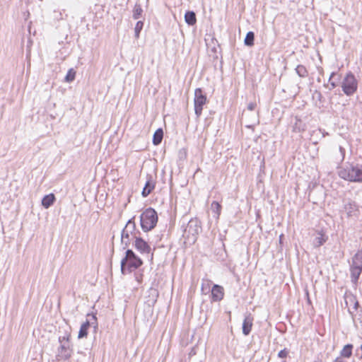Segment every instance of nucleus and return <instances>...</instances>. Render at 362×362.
<instances>
[{
	"instance_id": "nucleus-20",
	"label": "nucleus",
	"mask_w": 362,
	"mask_h": 362,
	"mask_svg": "<svg viewBox=\"0 0 362 362\" xmlns=\"http://www.w3.org/2000/svg\"><path fill=\"white\" fill-rule=\"evenodd\" d=\"M211 209L216 218L218 219L221 211V205L218 202L214 201L211 204Z\"/></svg>"
},
{
	"instance_id": "nucleus-3",
	"label": "nucleus",
	"mask_w": 362,
	"mask_h": 362,
	"mask_svg": "<svg viewBox=\"0 0 362 362\" xmlns=\"http://www.w3.org/2000/svg\"><path fill=\"white\" fill-rule=\"evenodd\" d=\"M339 176L350 182H362V165H347L341 168L338 172Z\"/></svg>"
},
{
	"instance_id": "nucleus-36",
	"label": "nucleus",
	"mask_w": 362,
	"mask_h": 362,
	"mask_svg": "<svg viewBox=\"0 0 362 362\" xmlns=\"http://www.w3.org/2000/svg\"><path fill=\"white\" fill-rule=\"evenodd\" d=\"M330 85H331L332 89L334 88L337 86V83L334 81L330 82Z\"/></svg>"
},
{
	"instance_id": "nucleus-10",
	"label": "nucleus",
	"mask_w": 362,
	"mask_h": 362,
	"mask_svg": "<svg viewBox=\"0 0 362 362\" xmlns=\"http://www.w3.org/2000/svg\"><path fill=\"white\" fill-rule=\"evenodd\" d=\"M137 236L123 228L121 233V243L123 248H127L133 240H136Z\"/></svg>"
},
{
	"instance_id": "nucleus-12",
	"label": "nucleus",
	"mask_w": 362,
	"mask_h": 362,
	"mask_svg": "<svg viewBox=\"0 0 362 362\" xmlns=\"http://www.w3.org/2000/svg\"><path fill=\"white\" fill-rule=\"evenodd\" d=\"M211 300L214 302L220 301L224 296L223 288L218 284H214L211 290Z\"/></svg>"
},
{
	"instance_id": "nucleus-22",
	"label": "nucleus",
	"mask_w": 362,
	"mask_h": 362,
	"mask_svg": "<svg viewBox=\"0 0 362 362\" xmlns=\"http://www.w3.org/2000/svg\"><path fill=\"white\" fill-rule=\"evenodd\" d=\"M254 40H255V34L253 32L250 31L247 33L244 42L245 45L249 47H251L254 45Z\"/></svg>"
},
{
	"instance_id": "nucleus-23",
	"label": "nucleus",
	"mask_w": 362,
	"mask_h": 362,
	"mask_svg": "<svg viewBox=\"0 0 362 362\" xmlns=\"http://www.w3.org/2000/svg\"><path fill=\"white\" fill-rule=\"evenodd\" d=\"M352 348L353 346L351 344H346L344 346L341 351V356L346 358H349L352 354Z\"/></svg>"
},
{
	"instance_id": "nucleus-9",
	"label": "nucleus",
	"mask_w": 362,
	"mask_h": 362,
	"mask_svg": "<svg viewBox=\"0 0 362 362\" xmlns=\"http://www.w3.org/2000/svg\"><path fill=\"white\" fill-rule=\"evenodd\" d=\"M134 246L141 254H151V248L150 245L140 236L136 237L134 240Z\"/></svg>"
},
{
	"instance_id": "nucleus-41",
	"label": "nucleus",
	"mask_w": 362,
	"mask_h": 362,
	"mask_svg": "<svg viewBox=\"0 0 362 362\" xmlns=\"http://www.w3.org/2000/svg\"><path fill=\"white\" fill-rule=\"evenodd\" d=\"M349 311L350 313H352V311L351 310L350 308H349Z\"/></svg>"
},
{
	"instance_id": "nucleus-18",
	"label": "nucleus",
	"mask_w": 362,
	"mask_h": 362,
	"mask_svg": "<svg viewBox=\"0 0 362 362\" xmlns=\"http://www.w3.org/2000/svg\"><path fill=\"white\" fill-rule=\"evenodd\" d=\"M90 327V322L88 320H86L85 322H83L80 328V330L78 332V337L79 339L86 337L88 334V329Z\"/></svg>"
},
{
	"instance_id": "nucleus-29",
	"label": "nucleus",
	"mask_w": 362,
	"mask_h": 362,
	"mask_svg": "<svg viewBox=\"0 0 362 362\" xmlns=\"http://www.w3.org/2000/svg\"><path fill=\"white\" fill-rule=\"evenodd\" d=\"M210 281H206V282H203L202 285V291L204 293H206L210 291Z\"/></svg>"
},
{
	"instance_id": "nucleus-4",
	"label": "nucleus",
	"mask_w": 362,
	"mask_h": 362,
	"mask_svg": "<svg viewBox=\"0 0 362 362\" xmlns=\"http://www.w3.org/2000/svg\"><path fill=\"white\" fill-rule=\"evenodd\" d=\"M158 214L151 207L147 208L140 216V225L144 232L153 229L158 223Z\"/></svg>"
},
{
	"instance_id": "nucleus-17",
	"label": "nucleus",
	"mask_w": 362,
	"mask_h": 362,
	"mask_svg": "<svg viewBox=\"0 0 362 362\" xmlns=\"http://www.w3.org/2000/svg\"><path fill=\"white\" fill-rule=\"evenodd\" d=\"M185 21L189 25H194L197 22L196 14L194 11H187L185 14Z\"/></svg>"
},
{
	"instance_id": "nucleus-16",
	"label": "nucleus",
	"mask_w": 362,
	"mask_h": 362,
	"mask_svg": "<svg viewBox=\"0 0 362 362\" xmlns=\"http://www.w3.org/2000/svg\"><path fill=\"white\" fill-rule=\"evenodd\" d=\"M56 199L54 194L45 195L42 199V205L44 208L48 209L54 203Z\"/></svg>"
},
{
	"instance_id": "nucleus-40",
	"label": "nucleus",
	"mask_w": 362,
	"mask_h": 362,
	"mask_svg": "<svg viewBox=\"0 0 362 362\" xmlns=\"http://www.w3.org/2000/svg\"><path fill=\"white\" fill-rule=\"evenodd\" d=\"M151 258L153 259V253L151 254Z\"/></svg>"
},
{
	"instance_id": "nucleus-11",
	"label": "nucleus",
	"mask_w": 362,
	"mask_h": 362,
	"mask_svg": "<svg viewBox=\"0 0 362 362\" xmlns=\"http://www.w3.org/2000/svg\"><path fill=\"white\" fill-rule=\"evenodd\" d=\"M147 180L145 183V185L141 192V195L143 197H148L151 192L154 189L156 186V182H154L153 177L150 175H147Z\"/></svg>"
},
{
	"instance_id": "nucleus-14",
	"label": "nucleus",
	"mask_w": 362,
	"mask_h": 362,
	"mask_svg": "<svg viewBox=\"0 0 362 362\" xmlns=\"http://www.w3.org/2000/svg\"><path fill=\"white\" fill-rule=\"evenodd\" d=\"M253 318L250 314L245 316L243 322V333L244 335L247 336L252 329Z\"/></svg>"
},
{
	"instance_id": "nucleus-15",
	"label": "nucleus",
	"mask_w": 362,
	"mask_h": 362,
	"mask_svg": "<svg viewBox=\"0 0 362 362\" xmlns=\"http://www.w3.org/2000/svg\"><path fill=\"white\" fill-rule=\"evenodd\" d=\"M134 216L130 218L124 226V229L133 233L136 236H139L140 232L136 229V223L134 221Z\"/></svg>"
},
{
	"instance_id": "nucleus-2",
	"label": "nucleus",
	"mask_w": 362,
	"mask_h": 362,
	"mask_svg": "<svg viewBox=\"0 0 362 362\" xmlns=\"http://www.w3.org/2000/svg\"><path fill=\"white\" fill-rule=\"evenodd\" d=\"M142 264V260L134 251L128 249L125 252V257L121 260V272L123 274L131 273L141 267Z\"/></svg>"
},
{
	"instance_id": "nucleus-34",
	"label": "nucleus",
	"mask_w": 362,
	"mask_h": 362,
	"mask_svg": "<svg viewBox=\"0 0 362 362\" xmlns=\"http://www.w3.org/2000/svg\"><path fill=\"white\" fill-rule=\"evenodd\" d=\"M339 151L341 153V156H342V158H344V153H345V150L344 148H342L341 146H339Z\"/></svg>"
},
{
	"instance_id": "nucleus-26",
	"label": "nucleus",
	"mask_w": 362,
	"mask_h": 362,
	"mask_svg": "<svg viewBox=\"0 0 362 362\" xmlns=\"http://www.w3.org/2000/svg\"><path fill=\"white\" fill-rule=\"evenodd\" d=\"M143 12V9L141 8V6L139 5V4H136L134 6V10H133V18L134 19H139L141 16V13Z\"/></svg>"
},
{
	"instance_id": "nucleus-13",
	"label": "nucleus",
	"mask_w": 362,
	"mask_h": 362,
	"mask_svg": "<svg viewBox=\"0 0 362 362\" xmlns=\"http://www.w3.org/2000/svg\"><path fill=\"white\" fill-rule=\"evenodd\" d=\"M344 210L348 216H356L358 212V206L352 201H349L344 204Z\"/></svg>"
},
{
	"instance_id": "nucleus-28",
	"label": "nucleus",
	"mask_w": 362,
	"mask_h": 362,
	"mask_svg": "<svg viewBox=\"0 0 362 362\" xmlns=\"http://www.w3.org/2000/svg\"><path fill=\"white\" fill-rule=\"evenodd\" d=\"M325 242V238L322 235L317 236L313 240V245L315 247H320Z\"/></svg>"
},
{
	"instance_id": "nucleus-33",
	"label": "nucleus",
	"mask_w": 362,
	"mask_h": 362,
	"mask_svg": "<svg viewBox=\"0 0 362 362\" xmlns=\"http://www.w3.org/2000/svg\"><path fill=\"white\" fill-rule=\"evenodd\" d=\"M350 300H351L352 303H354V308H353V309H354V310H357V308H358V301H357L354 298H353V297L350 298Z\"/></svg>"
},
{
	"instance_id": "nucleus-31",
	"label": "nucleus",
	"mask_w": 362,
	"mask_h": 362,
	"mask_svg": "<svg viewBox=\"0 0 362 362\" xmlns=\"http://www.w3.org/2000/svg\"><path fill=\"white\" fill-rule=\"evenodd\" d=\"M288 354V350L286 349H284L279 352L278 356L279 358H284L286 357Z\"/></svg>"
},
{
	"instance_id": "nucleus-5",
	"label": "nucleus",
	"mask_w": 362,
	"mask_h": 362,
	"mask_svg": "<svg viewBox=\"0 0 362 362\" xmlns=\"http://www.w3.org/2000/svg\"><path fill=\"white\" fill-rule=\"evenodd\" d=\"M341 87L347 96H351L357 91L358 80L352 72L349 71L346 74L341 83Z\"/></svg>"
},
{
	"instance_id": "nucleus-6",
	"label": "nucleus",
	"mask_w": 362,
	"mask_h": 362,
	"mask_svg": "<svg viewBox=\"0 0 362 362\" xmlns=\"http://www.w3.org/2000/svg\"><path fill=\"white\" fill-rule=\"evenodd\" d=\"M350 272L351 281L356 283L362 272V249L353 257Z\"/></svg>"
},
{
	"instance_id": "nucleus-25",
	"label": "nucleus",
	"mask_w": 362,
	"mask_h": 362,
	"mask_svg": "<svg viewBox=\"0 0 362 362\" xmlns=\"http://www.w3.org/2000/svg\"><path fill=\"white\" fill-rule=\"evenodd\" d=\"M296 73L298 74L299 78L308 77V71L303 66H301V65L298 66L296 68Z\"/></svg>"
},
{
	"instance_id": "nucleus-39",
	"label": "nucleus",
	"mask_w": 362,
	"mask_h": 362,
	"mask_svg": "<svg viewBox=\"0 0 362 362\" xmlns=\"http://www.w3.org/2000/svg\"><path fill=\"white\" fill-rule=\"evenodd\" d=\"M291 128H292V131L293 132L294 131V126H292Z\"/></svg>"
},
{
	"instance_id": "nucleus-19",
	"label": "nucleus",
	"mask_w": 362,
	"mask_h": 362,
	"mask_svg": "<svg viewBox=\"0 0 362 362\" xmlns=\"http://www.w3.org/2000/svg\"><path fill=\"white\" fill-rule=\"evenodd\" d=\"M163 138V131L162 129H158L154 134H153V144L154 145H158L161 143L162 141V139Z\"/></svg>"
},
{
	"instance_id": "nucleus-30",
	"label": "nucleus",
	"mask_w": 362,
	"mask_h": 362,
	"mask_svg": "<svg viewBox=\"0 0 362 362\" xmlns=\"http://www.w3.org/2000/svg\"><path fill=\"white\" fill-rule=\"evenodd\" d=\"M70 337L69 333H66L64 336L59 337V342L60 344H63V342L69 341Z\"/></svg>"
},
{
	"instance_id": "nucleus-21",
	"label": "nucleus",
	"mask_w": 362,
	"mask_h": 362,
	"mask_svg": "<svg viewBox=\"0 0 362 362\" xmlns=\"http://www.w3.org/2000/svg\"><path fill=\"white\" fill-rule=\"evenodd\" d=\"M300 81H297L296 78V82H297V86L299 90L300 89H308L309 88V85L310 84L309 77L305 78H300Z\"/></svg>"
},
{
	"instance_id": "nucleus-8",
	"label": "nucleus",
	"mask_w": 362,
	"mask_h": 362,
	"mask_svg": "<svg viewBox=\"0 0 362 362\" xmlns=\"http://www.w3.org/2000/svg\"><path fill=\"white\" fill-rule=\"evenodd\" d=\"M73 349L70 344V341L63 342L58 348L57 357L59 360H68L71 357Z\"/></svg>"
},
{
	"instance_id": "nucleus-27",
	"label": "nucleus",
	"mask_w": 362,
	"mask_h": 362,
	"mask_svg": "<svg viewBox=\"0 0 362 362\" xmlns=\"http://www.w3.org/2000/svg\"><path fill=\"white\" fill-rule=\"evenodd\" d=\"M143 26H144V22L143 21H139L136 23V26L134 28V33H135V37L136 38H139L140 32L142 30Z\"/></svg>"
},
{
	"instance_id": "nucleus-37",
	"label": "nucleus",
	"mask_w": 362,
	"mask_h": 362,
	"mask_svg": "<svg viewBox=\"0 0 362 362\" xmlns=\"http://www.w3.org/2000/svg\"><path fill=\"white\" fill-rule=\"evenodd\" d=\"M333 362H344L341 358H337Z\"/></svg>"
},
{
	"instance_id": "nucleus-35",
	"label": "nucleus",
	"mask_w": 362,
	"mask_h": 362,
	"mask_svg": "<svg viewBox=\"0 0 362 362\" xmlns=\"http://www.w3.org/2000/svg\"><path fill=\"white\" fill-rule=\"evenodd\" d=\"M339 151L341 153V156H342V158H344V153H345V150L344 148H342L341 146H339Z\"/></svg>"
},
{
	"instance_id": "nucleus-24",
	"label": "nucleus",
	"mask_w": 362,
	"mask_h": 362,
	"mask_svg": "<svg viewBox=\"0 0 362 362\" xmlns=\"http://www.w3.org/2000/svg\"><path fill=\"white\" fill-rule=\"evenodd\" d=\"M76 72L73 68L69 69L65 76L64 81L67 83L74 81L76 77Z\"/></svg>"
},
{
	"instance_id": "nucleus-32",
	"label": "nucleus",
	"mask_w": 362,
	"mask_h": 362,
	"mask_svg": "<svg viewBox=\"0 0 362 362\" xmlns=\"http://www.w3.org/2000/svg\"><path fill=\"white\" fill-rule=\"evenodd\" d=\"M256 106H257L256 103H255V102H251V103H250L247 105V110H250V111H252V110H254L255 109Z\"/></svg>"
},
{
	"instance_id": "nucleus-7",
	"label": "nucleus",
	"mask_w": 362,
	"mask_h": 362,
	"mask_svg": "<svg viewBox=\"0 0 362 362\" xmlns=\"http://www.w3.org/2000/svg\"><path fill=\"white\" fill-rule=\"evenodd\" d=\"M206 96L203 93L201 88H198L194 91V112L197 117H199L202 113L203 106L206 104Z\"/></svg>"
},
{
	"instance_id": "nucleus-1",
	"label": "nucleus",
	"mask_w": 362,
	"mask_h": 362,
	"mask_svg": "<svg viewBox=\"0 0 362 362\" xmlns=\"http://www.w3.org/2000/svg\"><path fill=\"white\" fill-rule=\"evenodd\" d=\"M202 230L201 221L197 218H191L183 230L182 237L185 243L189 245L194 244Z\"/></svg>"
},
{
	"instance_id": "nucleus-38",
	"label": "nucleus",
	"mask_w": 362,
	"mask_h": 362,
	"mask_svg": "<svg viewBox=\"0 0 362 362\" xmlns=\"http://www.w3.org/2000/svg\"><path fill=\"white\" fill-rule=\"evenodd\" d=\"M334 74H335V73H334V72H332V74H331V76H330V77H329V81H331L332 77H333V76H334Z\"/></svg>"
}]
</instances>
